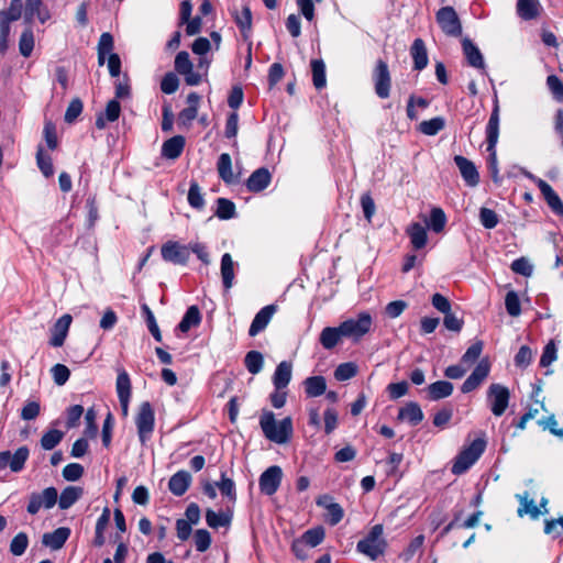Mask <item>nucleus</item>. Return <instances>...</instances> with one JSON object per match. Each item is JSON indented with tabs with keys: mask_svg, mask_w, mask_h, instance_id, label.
Returning a JSON list of instances; mask_svg holds the SVG:
<instances>
[{
	"mask_svg": "<svg viewBox=\"0 0 563 563\" xmlns=\"http://www.w3.org/2000/svg\"><path fill=\"white\" fill-rule=\"evenodd\" d=\"M454 162L465 183L471 187H475L479 183V175L473 162L461 155H456Z\"/></svg>",
	"mask_w": 563,
	"mask_h": 563,
	"instance_id": "6ab92c4d",
	"label": "nucleus"
},
{
	"mask_svg": "<svg viewBox=\"0 0 563 563\" xmlns=\"http://www.w3.org/2000/svg\"><path fill=\"white\" fill-rule=\"evenodd\" d=\"M428 393L432 400L446 398L453 393V385L446 380H439L429 385Z\"/></svg>",
	"mask_w": 563,
	"mask_h": 563,
	"instance_id": "c9c22d12",
	"label": "nucleus"
},
{
	"mask_svg": "<svg viewBox=\"0 0 563 563\" xmlns=\"http://www.w3.org/2000/svg\"><path fill=\"white\" fill-rule=\"evenodd\" d=\"M194 539H195L196 549L199 552L207 551L211 544V536H210L209 531L206 529L197 530L195 532Z\"/></svg>",
	"mask_w": 563,
	"mask_h": 563,
	"instance_id": "0e129e2a",
	"label": "nucleus"
},
{
	"mask_svg": "<svg viewBox=\"0 0 563 563\" xmlns=\"http://www.w3.org/2000/svg\"><path fill=\"white\" fill-rule=\"evenodd\" d=\"M188 202L192 208L201 209L205 206V199L201 189L196 181L190 184L188 191Z\"/></svg>",
	"mask_w": 563,
	"mask_h": 563,
	"instance_id": "13d9d810",
	"label": "nucleus"
},
{
	"mask_svg": "<svg viewBox=\"0 0 563 563\" xmlns=\"http://www.w3.org/2000/svg\"><path fill=\"white\" fill-rule=\"evenodd\" d=\"M36 162L38 168L45 177H51L54 174L52 158L49 155L44 153L42 147L37 150Z\"/></svg>",
	"mask_w": 563,
	"mask_h": 563,
	"instance_id": "864d4df0",
	"label": "nucleus"
},
{
	"mask_svg": "<svg viewBox=\"0 0 563 563\" xmlns=\"http://www.w3.org/2000/svg\"><path fill=\"white\" fill-rule=\"evenodd\" d=\"M490 364L487 360H482L472 374L465 379L462 385V393L467 394L476 389L488 376Z\"/></svg>",
	"mask_w": 563,
	"mask_h": 563,
	"instance_id": "2eb2a0df",
	"label": "nucleus"
},
{
	"mask_svg": "<svg viewBox=\"0 0 563 563\" xmlns=\"http://www.w3.org/2000/svg\"><path fill=\"white\" fill-rule=\"evenodd\" d=\"M185 147V137L175 135L163 143L162 155L169 159H176L180 156Z\"/></svg>",
	"mask_w": 563,
	"mask_h": 563,
	"instance_id": "cd10ccee",
	"label": "nucleus"
},
{
	"mask_svg": "<svg viewBox=\"0 0 563 563\" xmlns=\"http://www.w3.org/2000/svg\"><path fill=\"white\" fill-rule=\"evenodd\" d=\"M221 277L224 288L229 290L234 279V262L229 253L223 254L221 258Z\"/></svg>",
	"mask_w": 563,
	"mask_h": 563,
	"instance_id": "473e14b6",
	"label": "nucleus"
},
{
	"mask_svg": "<svg viewBox=\"0 0 563 563\" xmlns=\"http://www.w3.org/2000/svg\"><path fill=\"white\" fill-rule=\"evenodd\" d=\"M413 59V67L417 70H422L428 65V54L424 42L421 38H416L410 49Z\"/></svg>",
	"mask_w": 563,
	"mask_h": 563,
	"instance_id": "7c9ffc66",
	"label": "nucleus"
},
{
	"mask_svg": "<svg viewBox=\"0 0 563 563\" xmlns=\"http://www.w3.org/2000/svg\"><path fill=\"white\" fill-rule=\"evenodd\" d=\"M510 393L506 386L500 384H492L487 390V400L490 405L492 412L501 416L509 404Z\"/></svg>",
	"mask_w": 563,
	"mask_h": 563,
	"instance_id": "0eeeda50",
	"label": "nucleus"
},
{
	"mask_svg": "<svg viewBox=\"0 0 563 563\" xmlns=\"http://www.w3.org/2000/svg\"><path fill=\"white\" fill-rule=\"evenodd\" d=\"M283 479V471L278 465H273L266 468L260 476L258 485L263 494L267 496L274 495Z\"/></svg>",
	"mask_w": 563,
	"mask_h": 563,
	"instance_id": "f8f14e48",
	"label": "nucleus"
},
{
	"mask_svg": "<svg viewBox=\"0 0 563 563\" xmlns=\"http://www.w3.org/2000/svg\"><path fill=\"white\" fill-rule=\"evenodd\" d=\"M437 22L446 35L460 36L462 33L461 21L452 7L441 8L437 12Z\"/></svg>",
	"mask_w": 563,
	"mask_h": 563,
	"instance_id": "1a4fd4ad",
	"label": "nucleus"
},
{
	"mask_svg": "<svg viewBox=\"0 0 563 563\" xmlns=\"http://www.w3.org/2000/svg\"><path fill=\"white\" fill-rule=\"evenodd\" d=\"M260 426L264 435L278 444L286 443L292 434V420L286 417L280 421H276L272 411H264L260 419Z\"/></svg>",
	"mask_w": 563,
	"mask_h": 563,
	"instance_id": "f257e3e1",
	"label": "nucleus"
},
{
	"mask_svg": "<svg viewBox=\"0 0 563 563\" xmlns=\"http://www.w3.org/2000/svg\"><path fill=\"white\" fill-rule=\"evenodd\" d=\"M516 498L519 501L517 514L519 517L526 515L530 516L531 519L537 520L542 515V510L534 504V500L530 498L528 492L523 494H517Z\"/></svg>",
	"mask_w": 563,
	"mask_h": 563,
	"instance_id": "412c9836",
	"label": "nucleus"
},
{
	"mask_svg": "<svg viewBox=\"0 0 563 563\" xmlns=\"http://www.w3.org/2000/svg\"><path fill=\"white\" fill-rule=\"evenodd\" d=\"M517 12L523 20H532L539 14L538 0H518Z\"/></svg>",
	"mask_w": 563,
	"mask_h": 563,
	"instance_id": "4c0bfd02",
	"label": "nucleus"
},
{
	"mask_svg": "<svg viewBox=\"0 0 563 563\" xmlns=\"http://www.w3.org/2000/svg\"><path fill=\"white\" fill-rule=\"evenodd\" d=\"M121 112V106L118 100L113 99L107 103L103 113H99L96 119V126L99 130H103L108 122H114L119 119Z\"/></svg>",
	"mask_w": 563,
	"mask_h": 563,
	"instance_id": "a878e982",
	"label": "nucleus"
},
{
	"mask_svg": "<svg viewBox=\"0 0 563 563\" xmlns=\"http://www.w3.org/2000/svg\"><path fill=\"white\" fill-rule=\"evenodd\" d=\"M135 424L137 428L139 439L142 444H145L150 440L155 424L154 410L148 401H144L140 405L135 417Z\"/></svg>",
	"mask_w": 563,
	"mask_h": 563,
	"instance_id": "39448f33",
	"label": "nucleus"
},
{
	"mask_svg": "<svg viewBox=\"0 0 563 563\" xmlns=\"http://www.w3.org/2000/svg\"><path fill=\"white\" fill-rule=\"evenodd\" d=\"M24 22L30 24L34 19L45 23L51 19L49 9L43 4L42 0H25L23 12Z\"/></svg>",
	"mask_w": 563,
	"mask_h": 563,
	"instance_id": "dca6fc26",
	"label": "nucleus"
},
{
	"mask_svg": "<svg viewBox=\"0 0 563 563\" xmlns=\"http://www.w3.org/2000/svg\"><path fill=\"white\" fill-rule=\"evenodd\" d=\"M191 483V475L187 471H178L168 482V488L175 496H183Z\"/></svg>",
	"mask_w": 563,
	"mask_h": 563,
	"instance_id": "bb28decb",
	"label": "nucleus"
},
{
	"mask_svg": "<svg viewBox=\"0 0 563 563\" xmlns=\"http://www.w3.org/2000/svg\"><path fill=\"white\" fill-rule=\"evenodd\" d=\"M234 20L243 34L249 32L252 27V13L249 5H243L241 12L234 14Z\"/></svg>",
	"mask_w": 563,
	"mask_h": 563,
	"instance_id": "3c124183",
	"label": "nucleus"
},
{
	"mask_svg": "<svg viewBox=\"0 0 563 563\" xmlns=\"http://www.w3.org/2000/svg\"><path fill=\"white\" fill-rule=\"evenodd\" d=\"M216 486L223 496L229 497L230 500H235V484L231 478L227 477L224 473H222L221 481L216 483Z\"/></svg>",
	"mask_w": 563,
	"mask_h": 563,
	"instance_id": "bf43d9fd",
	"label": "nucleus"
},
{
	"mask_svg": "<svg viewBox=\"0 0 563 563\" xmlns=\"http://www.w3.org/2000/svg\"><path fill=\"white\" fill-rule=\"evenodd\" d=\"M511 271L525 277H530L533 273V266L526 257H520L511 263Z\"/></svg>",
	"mask_w": 563,
	"mask_h": 563,
	"instance_id": "680f3d73",
	"label": "nucleus"
},
{
	"mask_svg": "<svg viewBox=\"0 0 563 563\" xmlns=\"http://www.w3.org/2000/svg\"><path fill=\"white\" fill-rule=\"evenodd\" d=\"M244 364L251 374H253V375L258 374L262 371L263 364H264L262 353H260L257 351H250L245 355Z\"/></svg>",
	"mask_w": 563,
	"mask_h": 563,
	"instance_id": "37998d69",
	"label": "nucleus"
},
{
	"mask_svg": "<svg viewBox=\"0 0 563 563\" xmlns=\"http://www.w3.org/2000/svg\"><path fill=\"white\" fill-rule=\"evenodd\" d=\"M445 126V121L442 117H435L430 120L422 121L418 130L424 135H435Z\"/></svg>",
	"mask_w": 563,
	"mask_h": 563,
	"instance_id": "a19ab883",
	"label": "nucleus"
},
{
	"mask_svg": "<svg viewBox=\"0 0 563 563\" xmlns=\"http://www.w3.org/2000/svg\"><path fill=\"white\" fill-rule=\"evenodd\" d=\"M406 233L410 238V242L415 250H420L426 246L428 242V234L426 228L418 223H411L407 230Z\"/></svg>",
	"mask_w": 563,
	"mask_h": 563,
	"instance_id": "c756f323",
	"label": "nucleus"
},
{
	"mask_svg": "<svg viewBox=\"0 0 563 563\" xmlns=\"http://www.w3.org/2000/svg\"><path fill=\"white\" fill-rule=\"evenodd\" d=\"M115 385L119 399L123 398L125 400L131 397V380L125 371L119 373Z\"/></svg>",
	"mask_w": 563,
	"mask_h": 563,
	"instance_id": "09e8293b",
	"label": "nucleus"
},
{
	"mask_svg": "<svg viewBox=\"0 0 563 563\" xmlns=\"http://www.w3.org/2000/svg\"><path fill=\"white\" fill-rule=\"evenodd\" d=\"M34 33L32 27L29 25L21 33L19 40V51L23 57H30L34 48Z\"/></svg>",
	"mask_w": 563,
	"mask_h": 563,
	"instance_id": "58836bf2",
	"label": "nucleus"
},
{
	"mask_svg": "<svg viewBox=\"0 0 563 563\" xmlns=\"http://www.w3.org/2000/svg\"><path fill=\"white\" fill-rule=\"evenodd\" d=\"M485 445L486 443L484 440H474L456 456L452 466V473L455 475L465 473L483 454Z\"/></svg>",
	"mask_w": 563,
	"mask_h": 563,
	"instance_id": "7ed1b4c3",
	"label": "nucleus"
},
{
	"mask_svg": "<svg viewBox=\"0 0 563 563\" xmlns=\"http://www.w3.org/2000/svg\"><path fill=\"white\" fill-rule=\"evenodd\" d=\"M342 336L340 325L336 328L327 327L321 331L320 343L324 349L331 350L339 343Z\"/></svg>",
	"mask_w": 563,
	"mask_h": 563,
	"instance_id": "72a5a7b5",
	"label": "nucleus"
},
{
	"mask_svg": "<svg viewBox=\"0 0 563 563\" xmlns=\"http://www.w3.org/2000/svg\"><path fill=\"white\" fill-rule=\"evenodd\" d=\"M142 311L145 316V320H146V323H147V327H148V330L150 332L152 333V335L154 336V339L157 341V342H161L162 341V333L159 331V328L156 323V320H155V317L152 312V310L150 309V307L147 305H143L142 306Z\"/></svg>",
	"mask_w": 563,
	"mask_h": 563,
	"instance_id": "4d7b16f0",
	"label": "nucleus"
},
{
	"mask_svg": "<svg viewBox=\"0 0 563 563\" xmlns=\"http://www.w3.org/2000/svg\"><path fill=\"white\" fill-rule=\"evenodd\" d=\"M113 48V37L110 33H102L98 43V64L101 66L106 62V55Z\"/></svg>",
	"mask_w": 563,
	"mask_h": 563,
	"instance_id": "c03bdc74",
	"label": "nucleus"
},
{
	"mask_svg": "<svg viewBox=\"0 0 563 563\" xmlns=\"http://www.w3.org/2000/svg\"><path fill=\"white\" fill-rule=\"evenodd\" d=\"M22 15V7L21 0H11L10 7L7 10L0 11V20L5 21V23L10 24L13 21H16Z\"/></svg>",
	"mask_w": 563,
	"mask_h": 563,
	"instance_id": "49530a36",
	"label": "nucleus"
},
{
	"mask_svg": "<svg viewBox=\"0 0 563 563\" xmlns=\"http://www.w3.org/2000/svg\"><path fill=\"white\" fill-rule=\"evenodd\" d=\"M57 489L54 487H47L40 494H31L27 505V512L35 515L42 507L46 509L54 507V505L57 503Z\"/></svg>",
	"mask_w": 563,
	"mask_h": 563,
	"instance_id": "ddd939ff",
	"label": "nucleus"
},
{
	"mask_svg": "<svg viewBox=\"0 0 563 563\" xmlns=\"http://www.w3.org/2000/svg\"><path fill=\"white\" fill-rule=\"evenodd\" d=\"M175 70L184 76L188 86H198L202 80V75L194 70V64L186 51H181L176 55Z\"/></svg>",
	"mask_w": 563,
	"mask_h": 563,
	"instance_id": "9d476101",
	"label": "nucleus"
},
{
	"mask_svg": "<svg viewBox=\"0 0 563 563\" xmlns=\"http://www.w3.org/2000/svg\"><path fill=\"white\" fill-rule=\"evenodd\" d=\"M372 324V316L368 312H361L357 318H350L340 323V330L343 336L357 341L371 331Z\"/></svg>",
	"mask_w": 563,
	"mask_h": 563,
	"instance_id": "20e7f679",
	"label": "nucleus"
},
{
	"mask_svg": "<svg viewBox=\"0 0 563 563\" xmlns=\"http://www.w3.org/2000/svg\"><path fill=\"white\" fill-rule=\"evenodd\" d=\"M383 533L384 529L382 525L374 526L368 534L357 542V551L368 556L371 560H376L384 553L386 548V541Z\"/></svg>",
	"mask_w": 563,
	"mask_h": 563,
	"instance_id": "f03ea898",
	"label": "nucleus"
},
{
	"mask_svg": "<svg viewBox=\"0 0 563 563\" xmlns=\"http://www.w3.org/2000/svg\"><path fill=\"white\" fill-rule=\"evenodd\" d=\"M446 223V217L441 208H433L430 212L428 227L435 233L443 231Z\"/></svg>",
	"mask_w": 563,
	"mask_h": 563,
	"instance_id": "a18cd8bd",
	"label": "nucleus"
},
{
	"mask_svg": "<svg viewBox=\"0 0 563 563\" xmlns=\"http://www.w3.org/2000/svg\"><path fill=\"white\" fill-rule=\"evenodd\" d=\"M275 312H276V306H274V305H268V306H265L264 308H262L255 314V317L251 323L249 334L251 336H255L260 332H262L267 327V324L271 322Z\"/></svg>",
	"mask_w": 563,
	"mask_h": 563,
	"instance_id": "aec40b11",
	"label": "nucleus"
},
{
	"mask_svg": "<svg viewBox=\"0 0 563 563\" xmlns=\"http://www.w3.org/2000/svg\"><path fill=\"white\" fill-rule=\"evenodd\" d=\"M217 211L216 214L218 218L223 220L232 219L235 216V205L225 198H219L217 200Z\"/></svg>",
	"mask_w": 563,
	"mask_h": 563,
	"instance_id": "8fccbe9b",
	"label": "nucleus"
},
{
	"mask_svg": "<svg viewBox=\"0 0 563 563\" xmlns=\"http://www.w3.org/2000/svg\"><path fill=\"white\" fill-rule=\"evenodd\" d=\"M71 316L66 313L63 314L51 329L49 344L54 347H59L64 344L68 334L69 327L71 324Z\"/></svg>",
	"mask_w": 563,
	"mask_h": 563,
	"instance_id": "f3484780",
	"label": "nucleus"
},
{
	"mask_svg": "<svg viewBox=\"0 0 563 563\" xmlns=\"http://www.w3.org/2000/svg\"><path fill=\"white\" fill-rule=\"evenodd\" d=\"M507 312L511 317H518L521 313L520 300L516 291H508L505 298Z\"/></svg>",
	"mask_w": 563,
	"mask_h": 563,
	"instance_id": "052dcab7",
	"label": "nucleus"
},
{
	"mask_svg": "<svg viewBox=\"0 0 563 563\" xmlns=\"http://www.w3.org/2000/svg\"><path fill=\"white\" fill-rule=\"evenodd\" d=\"M479 220L484 228L494 229L498 224L497 213L488 208H481Z\"/></svg>",
	"mask_w": 563,
	"mask_h": 563,
	"instance_id": "69168bd1",
	"label": "nucleus"
},
{
	"mask_svg": "<svg viewBox=\"0 0 563 563\" xmlns=\"http://www.w3.org/2000/svg\"><path fill=\"white\" fill-rule=\"evenodd\" d=\"M161 254L166 262L176 265H186L190 256V251L189 246L181 245L175 241H168L163 244Z\"/></svg>",
	"mask_w": 563,
	"mask_h": 563,
	"instance_id": "9b49d317",
	"label": "nucleus"
},
{
	"mask_svg": "<svg viewBox=\"0 0 563 563\" xmlns=\"http://www.w3.org/2000/svg\"><path fill=\"white\" fill-rule=\"evenodd\" d=\"M82 102L80 99L76 98L70 101L65 112V121L67 123H73L82 112Z\"/></svg>",
	"mask_w": 563,
	"mask_h": 563,
	"instance_id": "338daca9",
	"label": "nucleus"
},
{
	"mask_svg": "<svg viewBox=\"0 0 563 563\" xmlns=\"http://www.w3.org/2000/svg\"><path fill=\"white\" fill-rule=\"evenodd\" d=\"M373 81L376 95L386 99L390 95L391 77L388 65L383 59L377 60L373 70Z\"/></svg>",
	"mask_w": 563,
	"mask_h": 563,
	"instance_id": "6e6552de",
	"label": "nucleus"
},
{
	"mask_svg": "<svg viewBox=\"0 0 563 563\" xmlns=\"http://www.w3.org/2000/svg\"><path fill=\"white\" fill-rule=\"evenodd\" d=\"M292 376V364L288 361L280 362L273 375V384L277 390L285 389Z\"/></svg>",
	"mask_w": 563,
	"mask_h": 563,
	"instance_id": "4be33fe9",
	"label": "nucleus"
},
{
	"mask_svg": "<svg viewBox=\"0 0 563 563\" xmlns=\"http://www.w3.org/2000/svg\"><path fill=\"white\" fill-rule=\"evenodd\" d=\"M29 457L26 446L19 448L13 454L10 451L0 452V471L10 467L12 472H20Z\"/></svg>",
	"mask_w": 563,
	"mask_h": 563,
	"instance_id": "4468645a",
	"label": "nucleus"
},
{
	"mask_svg": "<svg viewBox=\"0 0 563 563\" xmlns=\"http://www.w3.org/2000/svg\"><path fill=\"white\" fill-rule=\"evenodd\" d=\"M206 521L211 528L224 527L230 523V517L223 512H216L208 509L206 512Z\"/></svg>",
	"mask_w": 563,
	"mask_h": 563,
	"instance_id": "6e6d98bb",
	"label": "nucleus"
},
{
	"mask_svg": "<svg viewBox=\"0 0 563 563\" xmlns=\"http://www.w3.org/2000/svg\"><path fill=\"white\" fill-rule=\"evenodd\" d=\"M272 176L268 169L262 167L256 169L246 181L247 189L252 192L264 190L271 183Z\"/></svg>",
	"mask_w": 563,
	"mask_h": 563,
	"instance_id": "b1692460",
	"label": "nucleus"
},
{
	"mask_svg": "<svg viewBox=\"0 0 563 563\" xmlns=\"http://www.w3.org/2000/svg\"><path fill=\"white\" fill-rule=\"evenodd\" d=\"M534 181L551 210L563 217V202L553 188L541 178H537Z\"/></svg>",
	"mask_w": 563,
	"mask_h": 563,
	"instance_id": "a211bd4d",
	"label": "nucleus"
},
{
	"mask_svg": "<svg viewBox=\"0 0 563 563\" xmlns=\"http://www.w3.org/2000/svg\"><path fill=\"white\" fill-rule=\"evenodd\" d=\"M29 544L27 536L24 532L18 533L11 541L10 551L13 555H22Z\"/></svg>",
	"mask_w": 563,
	"mask_h": 563,
	"instance_id": "e2e57ef3",
	"label": "nucleus"
},
{
	"mask_svg": "<svg viewBox=\"0 0 563 563\" xmlns=\"http://www.w3.org/2000/svg\"><path fill=\"white\" fill-rule=\"evenodd\" d=\"M498 137H499V107H498V104H496L493 109V112L489 117V120H488V123L486 126L487 151L490 153L494 179H496V177H497L495 146L498 142Z\"/></svg>",
	"mask_w": 563,
	"mask_h": 563,
	"instance_id": "423d86ee",
	"label": "nucleus"
},
{
	"mask_svg": "<svg viewBox=\"0 0 563 563\" xmlns=\"http://www.w3.org/2000/svg\"><path fill=\"white\" fill-rule=\"evenodd\" d=\"M357 373V366L354 363H342L334 371V377L339 382H344L354 377Z\"/></svg>",
	"mask_w": 563,
	"mask_h": 563,
	"instance_id": "5fc2aeb1",
	"label": "nucleus"
},
{
	"mask_svg": "<svg viewBox=\"0 0 563 563\" xmlns=\"http://www.w3.org/2000/svg\"><path fill=\"white\" fill-rule=\"evenodd\" d=\"M178 86L179 79L174 73H167L161 81V89L167 95L174 93L178 89Z\"/></svg>",
	"mask_w": 563,
	"mask_h": 563,
	"instance_id": "774afa93",
	"label": "nucleus"
},
{
	"mask_svg": "<svg viewBox=\"0 0 563 563\" xmlns=\"http://www.w3.org/2000/svg\"><path fill=\"white\" fill-rule=\"evenodd\" d=\"M82 495V488L76 486L66 487L58 499L60 509H68L71 507Z\"/></svg>",
	"mask_w": 563,
	"mask_h": 563,
	"instance_id": "e433bc0d",
	"label": "nucleus"
},
{
	"mask_svg": "<svg viewBox=\"0 0 563 563\" xmlns=\"http://www.w3.org/2000/svg\"><path fill=\"white\" fill-rule=\"evenodd\" d=\"M201 321V314L196 306H190L185 316L183 317L181 321L178 324V329L181 332H188L192 327H197Z\"/></svg>",
	"mask_w": 563,
	"mask_h": 563,
	"instance_id": "f704fd0d",
	"label": "nucleus"
},
{
	"mask_svg": "<svg viewBox=\"0 0 563 563\" xmlns=\"http://www.w3.org/2000/svg\"><path fill=\"white\" fill-rule=\"evenodd\" d=\"M312 80L317 89H321L325 86V65L321 59L311 60Z\"/></svg>",
	"mask_w": 563,
	"mask_h": 563,
	"instance_id": "79ce46f5",
	"label": "nucleus"
},
{
	"mask_svg": "<svg viewBox=\"0 0 563 563\" xmlns=\"http://www.w3.org/2000/svg\"><path fill=\"white\" fill-rule=\"evenodd\" d=\"M69 536L70 529L60 527L53 532L45 533L43 536L42 542L45 547H48L52 550H59L65 544Z\"/></svg>",
	"mask_w": 563,
	"mask_h": 563,
	"instance_id": "393cba45",
	"label": "nucleus"
},
{
	"mask_svg": "<svg viewBox=\"0 0 563 563\" xmlns=\"http://www.w3.org/2000/svg\"><path fill=\"white\" fill-rule=\"evenodd\" d=\"M397 418L400 421L409 422L411 426H417L423 420L424 415L417 402L410 401L399 409Z\"/></svg>",
	"mask_w": 563,
	"mask_h": 563,
	"instance_id": "5701e85b",
	"label": "nucleus"
},
{
	"mask_svg": "<svg viewBox=\"0 0 563 563\" xmlns=\"http://www.w3.org/2000/svg\"><path fill=\"white\" fill-rule=\"evenodd\" d=\"M324 536H325L324 529L322 527H317V528L307 530L302 534L301 539L303 540L305 544L313 548V547L319 545L323 541Z\"/></svg>",
	"mask_w": 563,
	"mask_h": 563,
	"instance_id": "603ef678",
	"label": "nucleus"
},
{
	"mask_svg": "<svg viewBox=\"0 0 563 563\" xmlns=\"http://www.w3.org/2000/svg\"><path fill=\"white\" fill-rule=\"evenodd\" d=\"M308 397H318L325 393L327 382L323 376H311L303 382Z\"/></svg>",
	"mask_w": 563,
	"mask_h": 563,
	"instance_id": "2f4dec72",
	"label": "nucleus"
},
{
	"mask_svg": "<svg viewBox=\"0 0 563 563\" xmlns=\"http://www.w3.org/2000/svg\"><path fill=\"white\" fill-rule=\"evenodd\" d=\"M463 53L472 67L483 68L484 58L478 47L467 37L462 40Z\"/></svg>",
	"mask_w": 563,
	"mask_h": 563,
	"instance_id": "c85d7f7f",
	"label": "nucleus"
},
{
	"mask_svg": "<svg viewBox=\"0 0 563 563\" xmlns=\"http://www.w3.org/2000/svg\"><path fill=\"white\" fill-rule=\"evenodd\" d=\"M218 173L220 178L227 184H231L234 180L232 173V161L228 153L220 155L218 161Z\"/></svg>",
	"mask_w": 563,
	"mask_h": 563,
	"instance_id": "ea45409f",
	"label": "nucleus"
},
{
	"mask_svg": "<svg viewBox=\"0 0 563 563\" xmlns=\"http://www.w3.org/2000/svg\"><path fill=\"white\" fill-rule=\"evenodd\" d=\"M64 438V433L57 429H53L43 434L41 439V446L46 450H53L60 443Z\"/></svg>",
	"mask_w": 563,
	"mask_h": 563,
	"instance_id": "de8ad7c7",
	"label": "nucleus"
}]
</instances>
